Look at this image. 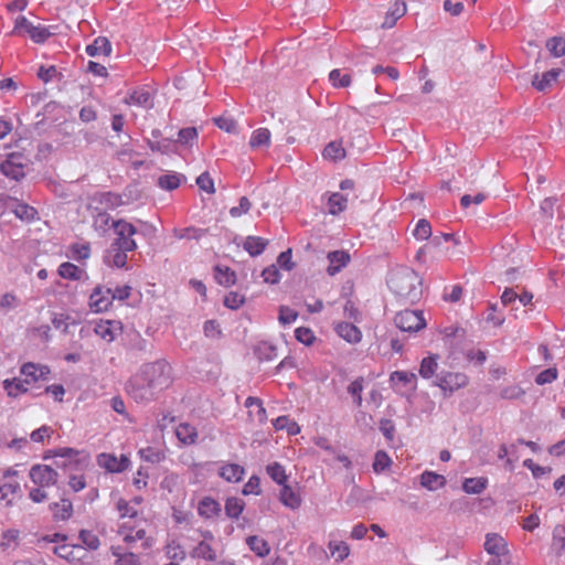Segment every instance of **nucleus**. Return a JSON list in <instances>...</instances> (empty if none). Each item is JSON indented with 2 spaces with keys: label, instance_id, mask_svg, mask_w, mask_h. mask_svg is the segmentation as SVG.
Wrapping results in <instances>:
<instances>
[{
  "label": "nucleus",
  "instance_id": "nucleus-1",
  "mask_svg": "<svg viewBox=\"0 0 565 565\" xmlns=\"http://www.w3.org/2000/svg\"><path fill=\"white\" fill-rule=\"evenodd\" d=\"M171 366L166 361L142 365L127 382L126 392L136 402H148L171 384Z\"/></svg>",
  "mask_w": 565,
  "mask_h": 565
},
{
  "label": "nucleus",
  "instance_id": "nucleus-8",
  "mask_svg": "<svg viewBox=\"0 0 565 565\" xmlns=\"http://www.w3.org/2000/svg\"><path fill=\"white\" fill-rule=\"evenodd\" d=\"M58 473L46 465H35L30 470V478L32 482L41 488L54 484L57 480Z\"/></svg>",
  "mask_w": 565,
  "mask_h": 565
},
{
  "label": "nucleus",
  "instance_id": "nucleus-13",
  "mask_svg": "<svg viewBox=\"0 0 565 565\" xmlns=\"http://www.w3.org/2000/svg\"><path fill=\"white\" fill-rule=\"evenodd\" d=\"M84 547L82 545L62 544L53 547V553L70 563H77L83 558Z\"/></svg>",
  "mask_w": 565,
  "mask_h": 565
},
{
  "label": "nucleus",
  "instance_id": "nucleus-17",
  "mask_svg": "<svg viewBox=\"0 0 565 565\" xmlns=\"http://www.w3.org/2000/svg\"><path fill=\"white\" fill-rule=\"evenodd\" d=\"M2 384L7 395L12 398H17L29 391V384H26L24 379H7Z\"/></svg>",
  "mask_w": 565,
  "mask_h": 565
},
{
  "label": "nucleus",
  "instance_id": "nucleus-20",
  "mask_svg": "<svg viewBox=\"0 0 565 565\" xmlns=\"http://www.w3.org/2000/svg\"><path fill=\"white\" fill-rule=\"evenodd\" d=\"M192 558H200L209 562H214L217 558L216 551L206 541H201L190 552Z\"/></svg>",
  "mask_w": 565,
  "mask_h": 565
},
{
  "label": "nucleus",
  "instance_id": "nucleus-4",
  "mask_svg": "<svg viewBox=\"0 0 565 565\" xmlns=\"http://www.w3.org/2000/svg\"><path fill=\"white\" fill-rule=\"evenodd\" d=\"M111 226L115 231V239L113 242V246H118L119 248L135 250L137 248V244L132 238L137 233V228L129 222L125 220H118L111 222Z\"/></svg>",
  "mask_w": 565,
  "mask_h": 565
},
{
  "label": "nucleus",
  "instance_id": "nucleus-45",
  "mask_svg": "<svg viewBox=\"0 0 565 565\" xmlns=\"http://www.w3.org/2000/svg\"><path fill=\"white\" fill-rule=\"evenodd\" d=\"M390 380L393 384L404 383L411 384L413 388L416 387V374L406 371H395L391 374Z\"/></svg>",
  "mask_w": 565,
  "mask_h": 565
},
{
  "label": "nucleus",
  "instance_id": "nucleus-37",
  "mask_svg": "<svg viewBox=\"0 0 565 565\" xmlns=\"http://www.w3.org/2000/svg\"><path fill=\"white\" fill-rule=\"evenodd\" d=\"M246 543L249 548L259 557H264L269 554L270 547L267 541L256 535L248 536Z\"/></svg>",
  "mask_w": 565,
  "mask_h": 565
},
{
  "label": "nucleus",
  "instance_id": "nucleus-61",
  "mask_svg": "<svg viewBox=\"0 0 565 565\" xmlns=\"http://www.w3.org/2000/svg\"><path fill=\"white\" fill-rule=\"evenodd\" d=\"M557 379V370L555 367L546 369L539 373V375L535 379V382L539 385H544L547 383H552Z\"/></svg>",
  "mask_w": 565,
  "mask_h": 565
},
{
  "label": "nucleus",
  "instance_id": "nucleus-46",
  "mask_svg": "<svg viewBox=\"0 0 565 565\" xmlns=\"http://www.w3.org/2000/svg\"><path fill=\"white\" fill-rule=\"evenodd\" d=\"M553 547L557 555L565 550V525H556L553 530Z\"/></svg>",
  "mask_w": 565,
  "mask_h": 565
},
{
  "label": "nucleus",
  "instance_id": "nucleus-59",
  "mask_svg": "<svg viewBox=\"0 0 565 565\" xmlns=\"http://www.w3.org/2000/svg\"><path fill=\"white\" fill-rule=\"evenodd\" d=\"M252 207V203L250 201L246 198V196H242L239 199V204L238 206H233L231 210H230V214L231 216L233 217H239L242 216L243 214H246Z\"/></svg>",
  "mask_w": 565,
  "mask_h": 565
},
{
  "label": "nucleus",
  "instance_id": "nucleus-53",
  "mask_svg": "<svg viewBox=\"0 0 565 565\" xmlns=\"http://www.w3.org/2000/svg\"><path fill=\"white\" fill-rule=\"evenodd\" d=\"M196 184L202 191L209 194H213L215 192L214 181L209 172H203L202 174H200L196 178Z\"/></svg>",
  "mask_w": 565,
  "mask_h": 565
},
{
  "label": "nucleus",
  "instance_id": "nucleus-29",
  "mask_svg": "<svg viewBox=\"0 0 565 565\" xmlns=\"http://www.w3.org/2000/svg\"><path fill=\"white\" fill-rule=\"evenodd\" d=\"M111 51L110 43L106 38L99 36L86 47L89 56L108 55Z\"/></svg>",
  "mask_w": 565,
  "mask_h": 565
},
{
  "label": "nucleus",
  "instance_id": "nucleus-28",
  "mask_svg": "<svg viewBox=\"0 0 565 565\" xmlns=\"http://www.w3.org/2000/svg\"><path fill=\"white\" fill-rule=\"evenodd\" d=\"M215 279L216 281L225 287L233 286L236 282V274L227 266H215Z\"/></svg>",
  "mask_w": 565,
  "mask_h": 565
},
{
  "label": "nucleus",
  "instance_id": "nucleus-12",
  "mask_svg": "<svg viewBox=\"0 0 565 565\" xmlns=\"http://www.w3.org/2000/svg\"><path fill=\"white\" fill-rule=\"evenodd\" d=\"M327 258L329 260V266L327 268V273L330 276H334L338 274L342 268H344L351 257L350 254L345 250H333L328 253Z\"/></svg>",
  "mask_w": 565,
  "mask_h": 565
},
{
  "label": "nucleus",
  "instance_id": "nucleus-42",
  "mask_svg": "<svg viewBox=\"0 0 565 565\" xmlns=\"http://www.w3.org/2000/svg\"><path fill=\"white\" fill-rule=\"evenodd\" d=\"M270 143V131L267 128H258L253 131L249 146L252 148H259L263 146H268Z\"/></svg>",
  "mask_w": 565,
  "mask_h": 565
},
{
  "label": "nucleus",
  "instance_id": "nucleus-30",
  "mask_svg": "<svg viewBox=\"0 0 565 565\" xmlns=\"http://www.w3.org/2000/svg\"><path fill=\"white\" fill-rule=\"evenodd\" d=\"M559 75V70H551L545 73H543L541 76L535 75V77L532 81L533 86L537 90H545L547 87L554 83Z\"/></svg>",
  "mask_w": 565,
  "mask_h": 565
},
{
  "label": "nucleus",
  "instance_id": "nucleus-50",
  "mask_svg": "<svg viewBox=\"0 0 565 565\" xmlns=\"http://www.w3.org/2000/svg\"><path fill=\"white\" fill-rule=\"evenodd\" d=\"M295 338L297 339V341L306 345H311L316 341V335L313 331L307 327L297 328L295 330Z\"/></svg>",
  "mask_w": 565,
  "mask_h": 565
},
{
  "label": "nucleus",
  "instance_id": "nucleus-51",
  "mask_svg": "<svg viewBox=\"0 0 565 565\" xmlns=\"http://www.w3.org/2000/svg\"><path fill=\"white\" fill-rule=\"evenodd\" d=\"M198 139V131L194 127H186L179 131L178 141L185 146H192Z\"/></svg>",
  "mask_w": 565,
  "mask_h": 565
},
{
  "label": "nucleus",
  "instance_id": "nucleus-33",
  "mask_svg": "<svg viewBox=\"0 0 565 565\" xmlns=\"http://www.w3.org/2000/svg\"><path fill=\"white\" fill-rule=\"evenodd\" d=\"M244 475V468L237 463H228L220 469V476L230 482H237Z\"/></svg>",
  "mask_w": 565,
  "mask_h": 565
},
{
  "label": "nucleus",
  "instance_id": "nucleus-31",
  "mask_svg": "<svg viewBox=\"0 0 565 565\" xmlns=\"http://www.w3.org/2000/svg\"><path fill=\"white\" fill-rule=\"evenodd\" d=\"M274 427L276 430H286L288 435L295 436L300 433V426L294 419H290L288 416H279L274 423Z\"/></svg>",
  "mask_w": 565,
  "mask_h": 565
},
{
  "label": "nucleus",
  "instance_id": "nucleus-47",
  "mask_svg": "<svg viewBox=\"0 0 565 565\" xmlns=\"http://www.w3.org/2000/svg\"><path fill=\"white\" fill-rule=\"evenodd\" d=\"M267 473L278 484H286L287 476L285 469L277 461H275L273 465L267 466Z\"/></svg>",
  "mask_w": 565,
  "mask_h": 565
},
{
  "label": "nucleus",
  "instance_id": "nucleus-23",
  "mask_svg": "<svg viewBox=\"0 0 565 565\" xmlns=\"http://www.w3.org/2000/svg\"><path fill=\"white\" fill-rule=\"evenodd\" d=\"M175 436L183 445H192L196 441L198 431L190 424L182 423L175 428Z\"/></svg>",
  "mask_w": 565,
  "mask_h": 565
},
{
  "label": "nucleus",
  "instance_id": "nucleus-58",
  "mask_svg": "<svg viewBox=\"0 0 565 565\" xmlns=\"http://www.w3.org/2000/svg\"><path fill=\"white\" fill-rule=\"evenodd\" d=\"M298 318V313L287 307V306H281L280 309H279V322L282 323V324H290L292 322L296 321V319Z\"/></svg>",
  "mask_w": 565,
  "mask_h": 565
},
{
  "label": "nucleus",
  "instance_id": "nucleus-44",
  "mask_svg": "<svg viewBox=\"0 0 565 565\" xmlns=\"http://www.w3.org/2000/svg\"><path fill=\"white\" fill-rule=\"evenodd\" d=\"M329 550L331 556L334 557L337 562H342L350 553L349 545L342 541H331L329 543Z\"/></svg>",
  "mask_w": 565,
  "mask_h": 565
},
{
  "label": "nucleus",
  "instance_id": "nucleus-32",
  "mask_svg": "<svg viewBox=\"0 0 565 565\" xmlns=\"http://www.w3.org/2000/svg\"><path fill=\"white\" fill-rule=\"evenodd\" d=\"M267 246V241L258 236H248L244 242V248L250 256L260 255Z\"/></svg>",
  "mask_w": 565,
  "mask_h": 565
},
{
  "label": "nucleus",
  "instance_id": "nucleus-25",
  "mask_svg": "<svg viewBox=\"0 0 565 565\" xmlns=\"http://www.w3.org/2000/svg\"><path fill=\"white\" fill-rule=\"evenodd\" d=\"M129 249L119 248L118 246H113L108 250V255L106 256V262L110 266H115L118 268H124L127 264V253Z\"/></svg>",
  "mask_w": 565,
  "mask_h": 565
},
{
  "label": "nucleus",
  "instance_id": "nucleus-49",
  "mask_svg": "<svg viewBox=\"0 0 565 565\" xmlns=\"http://www.w3.org/2000/svg\"><path fill=\"white\" fill-rule=\"evenodd\" d=\"M413 235L419 241L428 239L431 236L430 223L425 218H420L413 231Z\"/></svg>",
  "mask_w": 565,
  "mask_h": 565
},
{
  "label": "nucleus",
  "instance_id": "nucleus-3",
  "mask_svg": "<svg viewBox=\"0 0 565 565\" xmlns=\"http://www.w3.org/2000/svg\"><path fill=\"white\" fill-rule=\"evenodd\" d=\"M395 326L404 332H418L426 328V320L422 310H402L394 318Z\"/></svg>",
  "mask_w": 565,
  "mask_h": 565
},
{
  "label": "nucleus",
  "instance_id": "nucleus-27",
  "mask_svg": "<svg viewBox=\"0 0 565 565\" xmlns=\"http://www.w3.org/2000/svg\"><path fill=\"white\" fill-rule=\"evenodd\" d=\"M322 156L327 160L340 161L345 158L347 152L342 141H331L326 146Z\"/></svg>",
  "mask_w": 565,
  "mask_h": 565
},
{
  "label": "nucleus",
  "instance_id": "nucleus-56",
  "mask_svg": "<svg viewBox=\"0 0 565 565\" xmlns=\"http://www.w3.org/2000/svg\"><path fill=\"white\" fill-rule=\"evenodd\" d=\"M244 296L238 292L231 291L224 297V306L230 309H238L244 303Z\"/></svg>",
  "mask_w": 565,
  "mask_h": 565
},
{
  "label": "nucleus",
  "instance_id": "nucleus-18",
  "mask_svg": "<svg viewBox=\"0 0 565 565\" xmlns=\"http://www.w3.org/2000/svg\"><path fill=\"white\" fill-rule=\"evenodd\" d=\"M484 550L493 556H501L508 552L507 543L504 542L503 537L498 534L487 535Z\"/></svg>",
  "mask_w": 565,
  "mask_h": 565
},
{
  "label": "nucleus",
  "instance_id": "nucleus-5",
  "mask_svg": "<svg viewBox=\"0 0 565 565\" xmlns=\"http://www.w3.org/2000/svg\"><path fill=\"white\" fill-rule=\"evenodd\" d=\"M13 34L29 35L35 43H43L50 36L51 32L42 25H33L24 15H19L15 19Z\"/></svg>",
  "mask_w": 565,
  "mask_h": 565
},
{
  "label": "nucleus",
  "instance_id": "nucleus-2",
  "mask_svg": "<svg viewBox=\"0 0 565 565\" xmlns=\"http://www.w3.org/2000/svg\"><path fill=\"white\" fill-rule=\"evenodd\" d=\"M390 289L405 302L414 303L422 298V278L412 269L394 271L388 279Z\"/></svg>",
  "mask_w": 565,
  "mask_h": 565
},
{
  "label": "nucleus",
  "instance_id": "nucleus-19",
  "mask_svg": "<svg viewBox=\"0 0 565 565\" xmlns=\"http://www.w3.org/2000/svg\"><path fill=\"white\" fill-rule=\"evenodd\" d=\"M406 13V4L404 1L397 0L386 12L385 19L382 23L383 28H393L396 21Z\"/></svg>",
  "mask_w": 565,
  "mask_h": 565
},
{
  "label": "nucleus",
  "instance_id": "nucleus-60",
  "mask_svg": "<svg viewBox=\"0 0 565 565\" xmlns=\"http://www.w3.org/2000/svg\"><path fill=\"white\" fill-rule=\"evenodd\" d=\"M214 121H215V125L220 129H222V130H224L226 132H235L236 129H237L236 121L233 118H231V117L222 116V117L215 118Z\"/></svg>",
  "mask_w": 565,
  "mask_h": 565
},
{
  "label": "nucleus",
  "instance_id": "nucleus-55",
  "mask_svg": "<svg viewBox=\"0 0 565 565\" xmlns=\"http://www.w3.org/2000/svg\"><path fill=\"white\" fill-rule=\"evenodd\" d=\"M546 45L555 57H561L565 54V40L562 38H553Z\"/></svg>",
  "mask_w": 565,
  "mask_h": 565
},
{
  "label": "nucleus",
  "instance_id": "nucleus-26",
  "mask_svg": "<svg viewBox=\"0 0 565 565\" xmlns=\"http://www.w3.org/2000/svg\"><path fill=\"white\" fill-rule=\"evenodd\" d=\"M437 369L438 355L430 354L422 360L418 372L423 379L428 380L436 375Z\"/></svg>",
  "mask_w": 565,
  "mask_h": 565
},
{
  "label": "nucleus",
  "instance_id": "nucleus-7",
  "mask_svg": "<svg viewBox=\"0 0 565 565\" xmlns=\"http://www.w3.org/2000/svg\"><path fill=\"white\" fill-rule=\"evenodd\" d=\"M113 301L114 297L111 296L110 288L96 286L89 296L88 306L93 312L99 313L107 311Z\"/></svg>",
  "mask_w": 565,
  "mask_h": 565
},
{
  "label": "nucleus",
  "instance_id": "nucleus-6",
  "mask_svg": "<svg viewBox=\"0 0 565 565\" xmlns=\"http://www.w3.org/2000/svg\"><path fill=\"white\" fill-rule=\"evenodd\" d=\"M468 384L469 377L461 372H441L436 379V385L443 391L444 396H450Z\"/></svg>",
  "mask_w": 565,
  "mask_h": 565
},
{
  "label": "nucleus",
  "instance_id": "nucleus-54",
  "mask_svg": "<svg viewBox=\"0 0 565 565\" xmlns=\"http://www.w3.org/2000/svg\"><path fill=\"white\" fill-rule=\"evenodd\" d=\"M525 395V391L519 385H510L501 390L500 396L504 399H519Z\"/></svg>",
  "mask_w": 565,
  "mask_h": 565
},
{
  "label": "nucleus",
  "instance_id": "nucleus-64",
  "mask_svg": "<svg viewBox=\"0 0 565 565\" xmlns=\"http://www.w3.org/2000/svg\"><path fill=\"white\" fill-rule=\"evenodd\" d=\"M262 277L268 284H276L280 279V273L275 265H271L262 271Z\"/></svg>",
  "mask_w": 565,
  "mask_h": 565
},
{
  "label": "nucleus",
  "instance_id": "nucleus-48",
  "mask_svg": "<svg viewBox=\"0 0 565 565\" xmlns=\"http://www.w3.org/2000/svg\"><path fill=\"white\" fill-rule=\"evenodd\" d=\"M12 211L17 217L23 221H31L35 217L36 214V211L33 207L19 202L14 203Z\"/></svg>",
  "mask_w": 565,
  "mask_h": 565
},
{
  "label": "nucleus",
  "instance_id": "nucleus-9",
  "mask_svg": "<svg viewBox=\"0 0 565 565\" xmlns=\"http://www.w3.org/2000/svg\"><path fill=\"white\" fill-rule=\"evenodd\" d=\"M50 372L49 366L32 362L24 363L20 369V373L29 386L34 385L40 381L47 380Z\"/></svg>",
  "mask_w": 565,
  "mask_h": 565
},
{
  "label": "nucleus",
  "instance_id": "nucleus-43",
  "mask_svg": "<svg viewBox=\"0 0 565 565\" xmlns=\"http://www.w3.org/2000/svg\"><path fill=\"white\" fill-rule=\"evenodd\" d=\"M68 256L77 262L86 260L90 257V245L88 243L73 244L70 247Z\"/></svg>",
  "mask_w": 565,
  "mask_h": 565
},
{
  "label": "nucleus",
  "instance_id": "nucleus-39",
  "mask_svg": "<svg viewBox=\"0 0 565 565\" xmlns=\"http://www.w3.org/2000/svg\"><path fill=\"white\" fill-rule=\"evenodd\" d=\"M245 508V502L236 497L227 498L225 514L231 519H238Z\"/></svg>",
  "mask_w": 565,
  "mask_h": 565
},
{
  "label": "nucleus",
  "instance_id": "nucleus-10",
  "mask_svg": "<svg viewBox=\"0 0 565 565\" xmlns=\"http://www.w3.org/2000/svg\"><path fill=\"white\" fill-rule=\"evenodd\" d=\"M21 159L20 153L9 154L7 160L0 163V172L13 180H20L24 177V166Z\"/></svg>",
  "mask_w": 565,
  "mask_h": 565
},
{
  "label": "nucleus",
  "instance_id": "nucleus-40",
  "mask_svg": "<svg viewBox=\"0 0 565 565\" xmlns=\"http://www.w3.org/2000/svg\"><path fill=\"white\" fill-rule=\"evenodd\" d=\"M182 175L179 173H167L158 178V185L162 190L172 191L180 186Z\"/></svg>",
  "mask_w": 565,
  "mask_h": 565
},
{
  "label": "nucleus",
  "instance_id": "nucleus-24",
  "mask_svg": "<svg viewBox=\"0 0 565 565\" xmlns=\"http://www.w3.org/2000/svg\"><path fill=\"white\" fill-rule=\"evenodd\" d=\"M488 487V479L484 477L479 478H466L462 481V490L467 494H480L482 493Z\"/></svg>",
  "mask_w": 565,
  "mask_h": 565
},
{
  "label": "nucleus",
  "instance_id": "nucleus-38",
  "mask_svg": "<svg viewBox=\"0 0 565 565\" xmlns=\"http://www.w3.org/2000/svg\"><path fill=\"white\" fill-rule=\"evenodd\" d=\"M280 501L282 504L294 510L299 508L301 503L299 495L288 484L281 486Z\"/></svg>",
  "mask_w": 565,
  "mask_h": 565
},
{
  "label": "nucleus",
  "instance_id": "nucleus-11",
  "mask_svg": "<svg viewBox=\"0 0 565 565\" xmlns=\"http://www.w3.org/2000/svg\"><path fill=\"white\" fill-rule=\"evenodd\" d=\"M95 333L106 342H111L121 331L120 323L113 320H100L95 324Z\"/></svg>",
  "mask_w": 565,
  "mask_h": 565
},
{
  "label": "nucleus",
  "instance_id": "nucleus-57",
  "mask_svg": "<svg viewBox=\"0 0 565 565\" xmlns=\"http://www.w3.org/2000/svg\"><path fill=\"white\" fill-rule=\"evenodd\" d=\"M18 297L13 292H6L0 296V309L4 311L12 310L18 306Z\"/></svg>",
  "mask_w": 565,
  "mask_h": 565
},
{
  "label": "nucleus",
  "instance_id": "nucleus-22",
  "mask_svg": "<svg viewBox=\"0 0 565 565\" xmlns=\"http://www.w3.org/2000/svg\"><path fill=\"white\" fill-rule=\"evenodd\" d=\"M420 484L430 491H435L446 484V479L444 476L436 472L425 471L420 476Z\"/></svg>",
  "mask_w": 565,
  "mask_h": 565
},
{
  "label": "nucleus",
  "instance_id": "nucleus-52",
  "mask_svg": "<svg viewBox=\"0 0 565 565\" xmlns=\"http://www.w3.org/2000/svg\"><path fill=\"white\" fill-rule=\"evenodd\" d=\"M78 536H79V540L82 541V543L85 544L87 546V548H89V550L95 551L100 545V541H99L98 536L93 534L88 530H81Z\"/></svg>",
  "mask_w": 565,
  "mask_h": 565
},
{
  "label": "nucleus",
  "instance_id": "nucleus-15",
  "mask_svg": "<svg viewBox=\"0 0 565 565\" xmlns=\"http://www.w3.org/2000/svg\"><path fill=\"white\" fill-rule=\"evenodd\" d=\"M245 407L248 408V415L253 420L259 424H264L267 420V413L260 398L253 396L247 397Z\"/></svg>",
  "mask_w": 565,
  "mask_h": 565
},
{
  "label": "nucleus",
  "instance_id": "nucleus-34",
  "mask_svg": "<svg viewBox=\"0 0 565 565\" xmlns=\"http://www.w3.org/2000/svg\"><path fill=\"white\" fill-rule=\"evenodd\" d=\"M57 273L64 279L79 280L84 271L75 264L65 262L58 266Z\"/></svg>",
  "mask_w": 565,
  "mask_h": 565
},
{
  "label": "nucleus",
  "instance_id": "nucleus-41",
  "mask_svg": "<svg viewBox=\"0 0 565 565\" xmlns=\"http://www.w3.org/2000/svg\"><path fill=\"white\" fill-rule=\"evenodd\" d=\"M329 81L335 88H345L351 85V75L335 68L329 73Z\"/></svg>",
  "mask_w": 565,
  "mask_h": 565
},
{
  "label": "nucleus",
  "instance_id": "nucleus-63",
  "mask_svg": "<svg viewBox=\"0 0 565 565\" xmlns=\"http://www.w3.org/2000/svg\"><path fill=\"white\" fill-rule=\"evenodd\" d=\"M79 455V452L73 448H68V447H65V448H58L56 450H50L47 451L43 459H53L55 457H72V456H77Z\"/></svg>",
  "mask_w": 565,
  "mask_h": 565
},
{
  "label": "nucleus",
  "instance_id": "nucleus-14",
  "mask_svg": "<svg viewBox=\"0 0 565 565\" xmlns=\"http://www.w3.org/2000/svg\"><path fill=\"white\" fill-rule=\"evenodd\" d=\"M337 334L349 343H359L362 339L361 330L350 322H339L334 328Z\"/></svg>",
  "mask_w": 565,
  "mask_h": 565
},
{
  "label": "nucleus",
  "instance_id": "nucleus-62",
  "mask_svg": "<svg viewBox=\"0 0 565 565\" xmlns=\"http://www.w3.org/2000/svg\"><path fill=\"white\" fill-rule=\"evenodd\" d=\"M260 480L257 476H252L247 483L243 487L242 493L244 495L248 494H259L260 493Z\"/></svg>",
  "mask_w": 565,
  "mask_h": 565
},
{
  "label": "nucleus",
  "instance_id": "nucleus-36",
  "mask_svg": "<svg viewBox=\"0 0 565 565\" xmlns=\"http://www.w3.org/2000/svg\"><path fill=\"white\" fill-rule=\"evenodd\" d=\"M348 199L339 192H334L329 196L328 210L332 215L340 214L347 209Z\"/></svg>",
  "mask_w": 565,
  "mask_h": 565
},
{
  "label": "nucleus",
  "instance_id": "nucleus-21",
  "mask_svg": "<svg viewBox=\"0 0 565 565\" xmlns=\"http://www.w3.org/2000/svg\"><path fill=\"white\" fill-rule=\"evenodd\" d=\"M221 511V504L211 497H204L199 502L198 512L203 518L210 519L220 515Z\"/></svg>",
  "mask_w": 565,
  "mask_h": 565
},
{
  "label": "nucleus",
  "instance_id": "nucleus-35",
  "mask_svg": "<svg viewBox=\"0 0 565 565\" xmlns=\"http://www.w3.org/2000/svg\"><path fill=\"white\" fill-rule=\"evenodd\" d=\"M50 510L54 512V516L58 520H68L72 516L73 505L67 499H62V503H51Z\"/></svg>",
  "mask_w": 565,
  "mask_h": 565
},
{
  "label": "nucleus",
  "instance_id": "nucleus-16",
  "mask_svg": "<svg viewBox=\"0 0 565 565\" xmlns=\"http://www.w3.org/2000/svg\"><path fill=\"white\" fill-rule=\"evenodd\" d=\"M128 105H134L142 108H148L152 105V98L149 89L139 87L134 89L125 99Z\"/></svg>",
  "mask_w": 565,
  "mask_h": 565
}]
</instances>
